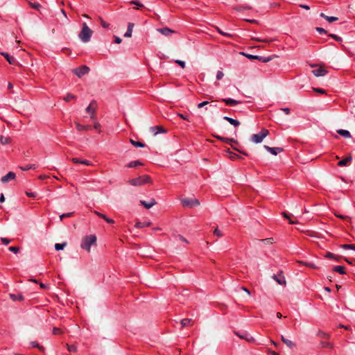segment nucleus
<instances>
[{
  "mask_svg": "<svg viewBox=\"0 0 355 355\" xmlns=\"http://www.w3.org/2000/svg\"><path fill=\"white\" fill-rule=\"evenodd\" d=\"M133 27H134V24L133 23H129L128 24V29H127L126 32L124 34V36L125 37H130L132 36Z\"/></svg>",
  "mask_w": 355,
  "mask_h": 355,
  "instance_id": "nucleus-21",
  "label": "nucleus"
},
{
  "mask_svg": "<svg viewBox=\"0 0 355 355\" xmlns=\"http://www.w3.org/2000/svg\"><path fill=\"white\" fill-rule=\"evenodd\" d=\"M141 164H142L141 162L137 160V161H133V162H130L129 164H128L126 165V166L128 168H134V167H136V166L141 165Z\"/></svg>",
  "mask_w": 355,
  "mask_h": 355,
  "instance_id": "nucleus-32",
  "label": "nucleus"
},
{
  "mask_svg": "<svg viewBox=\"0 0 355 355\" xmlns=\"http://www.w3.org/2000/svg\"><path fill=\"white\" fill-rule=\"evenodd\" d=\"M67 245V243H56L55 245V249L58 251L59 250H62L64 249V248Z\"/></svg>",
  "mask_w": 355,
  "mask_h": 355,
  "instance_id": "nucleus-37",
  "label": "nucleus"
},
{
  "mask_svg": "<svg viewBox=\"0 0 355 355\" xmlns=\"http://www.w3.org/2000/svg\"><path fill=\"white\" fill-rule=\"evenodd\" d=\"M26 194L28 197H35L36 196V193H33V192H26Z\"/></svg>",
  "mask_w": 355,
  "mask_h": 355,
  "instance_id": "nucleus-64",
  "label": "nucleus"
},
{
  "mask_svg": "<svg viewBox=\"0 0 355 355\" xmlns=\"http://www.w3.org/2000/svg\"><path fill=\"white\" fill-rule=\"evenodd\" d=\"M89 71V69L88 67L83 65L80 67L74 69L73 70V72L78 77H82L83 76L87 74Z\"/></svg>",
  "mask_w": 355,
  "mask_h": 355,
  "instance_id": "nucleus-5",
  "label": "nucleus"
},
{
  "mask_svg": "<svg viewBox=\"0 0 355 355\" xmlns=\"http://www.w3.org/2000/svg\"><path fill=\"white\" fill-rule=\"evenodd\" d=\"M272 278L279 284V285H286V279L284 275L282 274L274 275Z\"/></svg>",
  "mask_w": 355,
  "mask_h": 355,
  "instance_id": "nucleus-9",
  "label": "nucleus"
},
{
  "mask_svg": "<svg viewBox=\"0 0 355 355\" xmlns=\"http://www.w3.org/2000/svg\"><path fill=\"white\" fill-rule=\"evenodd\" d=\"M326 257L327 258H330V259H336L335 258V256L334 254H332L331 252H328L326 255H325Z\"/></svg>",
  "mask_w": 355,
  "mask_h": 355,
  "instance_id": "nucleus-62",
  "label": "nucleus"
},
{
  "mask_svg": "<svg viewBox=\"0 0 355 355\" xmlns=\"http://www.w3.org/2000/svg\"><path fill=\"white\" fill-rule=\"evenodd\" d=\"M76 127L78 131L88 130L90 129L89 125H83L80 124L79 123H76Z\"/></svg>",
  "mask_w": 355,
  "mask_h": 355,
  "instance_id": "nucleus-28",
  "label": "nucleus"
},
{
  "mask_svg": "<svg viewBox=\"0 0 355 355\" xmlns=\"http://www.w3.org/2000/svg\"><path fill=\"white\" fill-rule=\"evenodd\" d=\"M130 143L136 147L143 148L145 146V144L144 143H141L140 141H136L132 139H130Z\"/></svg>",
  "mask_w": 355,
  "mask_h": 355,
  "instance_id": "nucleus-35",
  "label": "nucleus"
},
{
  "mask_svg": "<svg viewBox=\"0 0 355 355\" xmlns=\"http://www.w3.org/2000/svg\"><path fill=\"white\" fill-rule=\"evenodd\" d=\"M312 73L314 76L320 77L325 76L327 73V71L324 68L320 67L319 68L313 70Z\"/></svg>",
  "mask_w": 355,
  "mask_h": 355,
  "instance_id": "nucleus-8",
  "label": "nucleus"
},
{
  "mask_svg": "<svg viewBox=\"0 0 355 355\" xmlns=\"http://www.w3.org/2000/svg\"><path fill=\"white\" fill-rule=\"evenodd\" d=\"M100 21H101V24L103 28H109L110 24L107 22L105 21L102 18H100Z\"/></svg>",
  "mask_w": 355,
  "mask_h": 355,
  "instance_id": "nucleus-47",
  "label": "nucleus"
},
{
  "mask_svg": "<svg viewBox=\"0 0 355 355\" xmlns=\"http://www.w3.org/2000/svg\"><path fill=\"white\" fill-rule=\"evenodd\" d=\"M96 237L95 235H89L86 236L83 238L80 247L81 248L85 250L87 252H89L91 250V246L92 245L96 244Z\"/></svg>",
  "mask_w": 355,
  "mask_h": 355,
  "instance_id": "nucleus-2",
  "label": "nucleus"
},
{
  "mask_svg": "<svg viewBox=\"0 0 355 355\" xmlns=\"http://www.w3.org/2000/svg\"><path fill=\"white\" fill-rule=\"evenodd\" d=\"M177 114L178 116H180L183 120L189 121V116L188 114H183L181 113H178Z\"/></svg>",
  "mask_w": 355,
  "mask_h": 355,
  "instance_id": "nucleus-46",
  "label": "nucleus"
},
{
  "mask_svg": "<svg viewBox=\"0 0 355 355\" xmlns=\"http://www.w3.org/2000/svg\"><path fill=\"white\" fill-rule=\"evenodd\" d=\"M150 182V178L147 175L139 176L137 178L129 180V183L132 186H141Z\"/></svg>",
  "mask_w": 355,
  "mask_h": 355,
  "instance_id": "nucleus-3",
  "label": "nucleus"
},
{
  "mask_svg": "<svg viewBox=\"0 0 355 355\" xmlns=\"http://www.w3.org/2000/svg\"><path fill=\"white\" fill-rule=\"evenodd\" d=\"M320 345L322 347H331V344L327 341H322Z\"/></svg>",
  "mask_w": 355,
  "mask_h": 355,
  "instance_id": "nucleus-43",
  "label": "nucleus"
},
{
  "mask_svg": "<svg viewBox=\"0 0 355 355\" xmlns=\"http://www.w3.org/2000/svg\"><path fill=\"white\" fill-rule=\"evenodd\" d=\"M300 264H302L305 266L311 268H318V267L313 263L311 262H304V261H298Z\"/></svg>",
  "mask_w": 355,
  "mask_h": 355,
  "instance_id": "nucleus-34",
  "label": "nucleus"
},
{
  "mask_svg": "<svg viewBox=\"0 0 355 355\" xmlns=\"http://www.w3.org/2000/svg\"><path fill=\"white\" fill-rule=\"evenodd\" d=\"M317 31H318L320 33H325L326 31L322 28H316Z\"/></svg>",
  "mask_w": 355,
  "mask_h": 355,
  "instance_id": "nucleus-63",
  "label": "nucleus"
},
{
  "mask_svg": "<svg viewBox=\"0 0 355 355\" xmlns=\"http://www.w3.org/2000/svg\"><path fill=\"white\" fill-rule=\"evenodd\" d=\"M337 133L345 138H351L352 137L350 132L347 130L339 129L337 130Z\"/></svg>",
  "mask_w": 355,
  "mask_h": 355,
  "instance_id": "nucleus-20",
  "label": "nucleus"
},
{
  "mask_svg": "<svg viewBox=\"0 0 355 355\" xmlns=\"http://www.w3.org/2000/svg\"><path fill=\"white\" fill-rule=\"evenodd\" d=\"M340 247L343 249H345V250H355V245L343 244V245H341Z\"/></svg>",
  "mask_w": 355,
  "mask_h": 355,
  "instance_id": "nucleus-36",
  "label": "nucleus"
},
{
  "mask_svg": "<svg viewBox=\"0 0 355 355\" xmlns=\"http://www.w3.org/2000/svg\"><path fill=\"white\" fill-rule=\"evenodd\" d=\"M209 104V101H203L198 104V107L201 108Z\"/></svg>",
  "mask_w": 355,
  "mask_h": 355,
  "instance_id": "nucleus-56",
  "label": "nucleus"
},
{
  "mask_svg": "<svg viewBox=\"0 0 355 355\" xmlns=\"http://www.w3.org/2000/svg\"><path fill=\"white\" fill-rule=\"evenodd\" d=\"M76 99V96L71 94H67L64 97V100L67 102H69L71 100Z\"/></svg>",
  "mask_w": 355,
  "mask_h": 355,
  "instance_id": "nucleus-38",
  "label": "nucleus"
},
{
  "mask_svg": "<svg viewBox=\"0 0 355 355\" xmlns=\"http://www.w3.org/2000/svg\"><path fill=\"white\" fill-rule=\"evenodd\" d=\"M73 215V213L72 212H69V213H66V214H62L60 216V220H62L63 218H66V217H71V216Z\"/></svg>",
  "mask_w": 355,
  "mask_h": 355,
  "instance_id": "nucleus-44",
  "label": "nucleus"
},
{
  "mask_svg": "<svg viewBox=\"0 0 355 355\" xmlns=\"http://www.w3.org/2000/svg\"><path fill=\"white\" fill-rule=\"evenodd\" d=\"M1 55H2L7 60V61L9 62V64H15V62H16L15 59L13 57L10 56L8 53H5V52H1Z\"/></svg>",
  "mask_w": 355,
  "mask_h": 355,
  "instance_id": "nucleus-18",
  "label": "nucleus"
},
{
  "mask_svg": "<svg viewBox=\"0 0 355 355\" xmlns=\"http://www.w3.org/2000/svg\"><path fill=\"white\" fill-rule=\"evenodd\" d=\"M150 131L153 133L154 135H157L159 133H164L166 130L162 126H153L150 128Z\"/></svg>",
  "mask_w": 355,
  "mask_h": 355,
  "instance_id": "nucleus-11",
  "label": "nucleus"
},
{
  "mask_svg": "<svg viewBox=\"0 0 355 355\" xmlns=\"http://www.w3.org/2000/svg\"><path fill=\"white\" fill-rule=\"evenodd\" d=\"M184 206L194 207L199 205L200 202L197 199H184L182 200Z\"/></svg>",
  "mask_w": 355,
  "mask_h": 355,
  "instance_id": "nucleus-6",
  "label": "nucleus"
},
{
  "mask_svg": "<svg viewBox=\"0 0 355 355\" xmlns=\"http://www.w3.org/2000/svg\"><path fill=\"white\" fill-rule=\"evenodd\" d=\"M282 214H283V216H284L286 218H288V219L289 220V223H290L291 224H295V223H297V222H296V221H293V220H291V219L289 218V216H288L287 215V214H286L285 212L282 213Z\"/></svg>",
  "mask_w": 355,
  "mask_h": 355,
  "instance_id": "nucleus-57",
  "label": "nucleus"
},
{
  "mask_svg": "<svg viewBox=\"0 0 355 355\" xmlns=\"http://www.w3.org/2000/svg\"><path fill=\"white\" fill-rule=\"evenodd\" d=\"M240 338L246 340L248 342H253L254 338L248 334H237Z\"/></svg>",
  "mask_w": 355,
  "mask_h": 355,
  "instance_id": "nucleus-25",
  "label": "nucleus"
},
{
  "mask_svg": "<svg viewBox=\"0 0 355 355\" xmlns=\"http://www.w3.org/2000/svg\"><path fill=\"white\" fill-rule=\"evenodd\" d=\"M226 153L228 154V157L231 159H236L240 157L239 155H237L236 153H234L230 151V150H227L226 151Z\"/></svg>",
  "mask_w": 355,
  "mask_h": 355,
  "instance_id": "nucleus-31",
  "label": "nucleus"
},
{
  "mask_svg": "<svg viewBox=\"0 0 355 355\" xmlns=\"http://www.w3.org/2000/svg\"><path fill=\"white\" fill-rule=\"evenodd\" d=\"M224 74L223 73V71H218L217 73H216V79L217 80H220L223 78Z\"/></svg>",
  "mask_w": 355,
  "mask_h": 355,
  "instance_id": "nucleus-50",
  "label": "nucleus"
},
{
  "mask_svg": "<svg viewBox=\"0 0 355 355\" xmlns=\"http://www.w3.org/2000/svg\"><path fill=\"white\" fill-rule=\"evenodd\" d=\"M177 239L182 242H184L186 243H188V241L184 238L183 237L182 235H178L177 236Z\"/></svg>",
  "mask_w": 355,
  "mask_h": 355,
  "instance_id": "nucleus-55",
  "label": "nucleus"
},
{
  "mask_svg": "<svg viewBox=\"0 0 355 355\" xmlns=\"http://www.w3.org/2000/svg\"><path fill=\"white\" fill-rule=\"evenodd\" d=\"M333 270L335 271V272H337L340 274H345V268L342 266H335L334 268H333Z\"/></svg>",
  "mask_w": 355,
  "mask_h": 355,
  "instance_id": "nucleus-30",
  "label": "nucleus"
},
{
  "mask_svg": "<svg viewBox=\"0 0 355 355\" xmlns=\"http://www.w3.org/2000/svg\"><path fill=\"white\" fill-rule=\"evenodd\" d=\"M86 112L92 114V113H95L96 112V105L94 103H91L89 106L86 108Z\"/></svg>",
  "mask_w": 355,
  "mask_h": 355,
  "instance_id": "nucleus-22",
  "label": "nucleus"
},
{
  "mask_svg": "<svg viewBox=\"0 0 355 355\" xmlns=\"http://www.w3.org/2000/svg\"><path fill=\"white\" fill-rule=\"evenodd\" d=\"M214 234L218 237H221L223 235L222 232L218 228H216L214 230Z\"/></svg>",
  "mask_w": 355,
  "mask_h": 355,
  "instance_id": "nucleus-42",
  "label": "nucleus"
},
{
  "mask_svg": "<svg viewBox=\"0 0 355 355\" xmlns=\"http://www.w3.org/2000/svg\"><path fill=\"white\" fill-rule=\"evenodd\" d=\"M1 240L4 245H8L10 242V240L7 238H1Z\"/></svg>",
  "mask_w": 355,
  "mask_h": 355,
  "instance_id": "nucleus-58",
  "label": "nucleus"
},
{
  "mask_svg": "<svg viewBox=\"0 0 355 355\" xmlns=\"http://www.w3.org/2000/svg\"><path fill=\"white\" fill-rule=\"evenodd\" d=\"M282 340L284 343L290 349H293L295 347V343L291 340L285 338L283 336L281 337Z\"/></svg>",
  "mask_w": 355,
  "mask_h": 355,
  "instance_id": "nucleus-17",
  "label": "nucleus"
},
{
  "mask_svg": "<svg viewBox=\"0 0 355 355\" xmlns=\"http://www.w3.org/2000/svg\"><path fill=\"white\" fill-rule=\"evenodd\" d=\"M158 31L159 33H161L162 35H166V36H168L171 33H173V31L171 29L166 28V27L163 28H159V29H158Z\"/></svg>",
  "mask_w": 355,
  "mask_h": 355,
  "instance_id": "nucleus-23",
  "label": "nucleus"
},
{
  "mask_svg": "<svg viewBox=\"0 0 355 355\" xmlns=\"http://www.w3.org/2000/svg\"><path fill=\"white\" fill-rule=\"evenodd\" d=\"M264 148L273 155H277L278 153L283 151V148L280 147H270L268 146H264Z\"/></svg>",
  "mask_w": 355,
  "mask_h": 355,
  "instance_id": "nucleus-7",
  "label": "nucleus"
},
{
  "mask_svg": "<svg viewBox=\"0 0 355 355\" xmlns=\"http://www.w3.org/2000/svg\"><path fill=\"white\" fill-rule=\"evenodd\" d=\"M10 141H11V139L10 137H4V136L0 137V143L2 145H6V144H9L10 142Z\"/></svg>",
  "mask_w": 355,
  "mask_h": 355,
  "instance_id": "nucleus-29",
  "label": "nucleus"
},
{
  "mask_svg": "<svg viewBox=\"0 0 355 355\" xmlns=\"http://www.w3.org/2000/svg\"><path fill=\"white\" fill-rule=\"evenodd\" d=\"M130 3L133 4V5H136L138 8H141L144 6L143 4L140 3L139 2L137 1H130Z\"/></svg>",
  "mask_w": 355,
  "mask_h": 355,
  "instance_id": "nucleus-54",
  "label": "nucleus"
},
{
  "mask_svg": "<svg viewBox=\"0 0 355 355\" xmlns=\"http://www.w3.org/2000/svg\"><path fill=\"white\" fill-rule=\"evenodd\" d=\"M31 345H32V347H37L39 348L40 350H42L43 349V347L40 346L39 344L37 343V342H31Z\"/></svg>",
  "mask_w": 355,
  "mask_h": 355,
  "instance_id": "nucleus-51",
  "label": "nucleus"
},
{
  "mask_svg": "<svg viewBox=\"0 0 355 355\" xmlns=\"http://www.w3.org/2000/svg\"><path fill=\"white\" fill-rule=\"evenodd\" d=\"M313 90L320 94H325L326 93L324 89H320V88H313Z\"/></svg>",
  "mask_w": 355,
  "mask_h": 355,
  "instance_id": "nucleus-60",
  "label": "nucleus"
},
{
  "mask_svg": "<svg viewBox=\"0 0 355 355\" xmlns=\"http://www.w3.org/2000/svg\"><path fill=\"white\" fill-rule=\"evenodd\" d=\"M9 296L13 301H22L24 300V297L21 294L10 293Z\"/></svg>",
  "mask_w": 355,
  "mask_h": 355,
  "instance_id": "nucleus-24",
  "label": "nucleus"
},
{
  "mask_svg": "<svg viewBox=\"0 0 355 355\" xmlns=\"http://www.w3.org/2000/svg\"><path fill=\"white\" fill-rule=\"evenodd\" d=\"M175 62L179 64L182 69H184L186 66L185 62L180 60H175Z\"/></svg>",
  "mask_w": 355,
  "mask_h": 355,
  "instance_id": "nucleus-45",
  "label": "nucleus"
},
{
  "mask_svg": "<svg viewBox=\"0 0 355 355\" xmlns=\"http://www.w3.org/2000/svg\"><path fill=\"white\" fill-rule=\"evenodd\" d=\"M335 216L340 219H349V220H351V218L348 217V216H343V215H341V214H334Z\"/></svg>",
  "mask_w": 355,
  "mask_h": 355,
  "instance_id": "nucleus-52",
  "label": "nucleus"
},
{
  "mask_svg": "<svg viewBox=\"0 0 355 355\" xmlns=\"http://www.w3.org/2000/svg\"><path fill=\"white\" fill-rule=\"evenodd\" d=\"M53 334L55 335L61 334V330L59 328L54 327L53 329Z\"/></svg>",
  "mask_w": 355,
  "mask_h": 355,
  "instance_id": "nucleus-59",
  "label": "nucleus"
},
{
  "mask_svg": "<svg viewBox=\"0 0 355 355\" xmlns=\"http://www.w3.org/2000/svg\"><path fill=\"white\" fill-rule=\"evenodd\" d=\"M329 36L332 38H334V40H336V41H338V42H340L342 41V38L340 37H338V35H334V34H330Z\"/></svg>",
  "mask_w": 355,
  "mask_h": 355,
  "instance_id": "nucleus-53",
  "label": "nucleus"
},
{
  "mask_svg": "<svg viewBox=\"0 0 355 355\" xmlns=\"http://www.w3.org/2000/svg\"><path fill=\"white\" fill-rule=\"evenodd\" d=\"M192 320L189 318H184L181 320V324L182 327L189 326L191 324Z\"/></svg>",
  "mask_w": 355,
  "mask_h": 355,
  "instance_id": "nucleus-33",
  "label": "nucleus"
},
{
  "mask_svg": "<svg viewBox=\"0 0 355 355\" xmlns=\"http://www.w3.org/2000/svg\"><path fill=\"white\" fill-rule=\"evenodd\" d=\"M93 34V31L87 26L85 22L82 24V29L78 34V38L83 43H87L90 41Z\"/></svg>",
  "mask_w": 355,
  "mask_h": 355,
  "instance_id": "nucleus-1",
  "label": "nucleus"
},
{
  "mask_svg": "<svg viewBox=\"0 0 355 355\" xmlns=\"http://www.w3.org/2000/svg\"><path fill=\"white\" fill-rule=\"evenodd\" d=\"M71 161L75 164H85L87 166L92 165V163L90 161L87 160V159H78L76 157H73L71 159Z\"/></svg>",
  "mask_w": 355,
  "mask_h": 355,
  "instance_id": "nucleus-13",
  "label": "nucleus"
},
{
  "mask_svg": "<svg viewBox=\"0 0 355 355\" xmlns=\"http://www.w3.org/2000/svg\"><path fill=\"white\" fill-rule=\"evenodd\" d=\"M268 130L263 129L259 133L252 135L250 140L253 143L259 144L268 135Z\"/></svg>",
  "mask_w": 355,
  "mask_h": 355,
  "instance_id": "nucleus-4",
  "label": "nucleus"
},
{
  "mask_svg": "<svg viewBox=\"0 0 355 355\" xmlns=\"http://www.w3.org/2000/svg\"><path fill=\"white\" fill-rule=\"evenodd\" d=\"M94 214L96 215H97L98 216L101 217V218L104 219L108 223L112 224V223H114V220L107 217L106 215H105V214H102V213H101L99 211H95Z\"/></svg>",
  "mask_w": 355,
  "mask_h": 355,
  "instance_id": "nucleus-15",
  "label": "nucleus"
},
{
  "mask_svg": "<svg viewBox=\"0 0 355 355\" xmlns=\"http://www.w3.org/2000/svg\"><path fill=\"white\" fill-rule=\"evenodd\" d=\"M318 336L321 338H328L329 334L324 331H319Z\"/></svg>",
  "mask_w": 355,
  "mask_h": 355,
  "instance_id": "nucleus-41",
  "label": "nucleus"
},
{
  "mask_svg": "<svg viewBox=\"0 0 355 355\" xmlns=\"http://www.w3.org/2000/svg\"><path fill=\"white\" fill-rule=\"evenodd\" d=\"M140 203L144 206L146 209H150L153 206L157 204V202L155 199L152 198L149 202H146L145 200H141Z\"/></svg>",
  "mask_w": 355,
  "mask_h": 355,
  "instance_id": "nucleus-12",
  "label": "nucleus"
},
{
  "mask_svg": "<svg viewBox=\"0 0 355 355\" xmlns=\"http://www.w3.org/2000/svg\"><path fill=\"white\" fill-rule=\"evenodd\" d=\"M15 178V173L13 172H9L6 175L3 176L1 179L3 183H6L10 180H14Z\"/></svg>",
  "mask_w": 355,
  "mask_h": 355,
  "instance_id": "nucleus-10",
  "label": "nucleus"
},
{
  "mask_svg": "<svg viewBox=\"0 0 355 355\" xmlns=\"http://www.w3.org/2000/svg\"><path fill=\"white\" fill-rule=\"evenodd\" d=\"M23 171H27L29 169H35L36 167L34 164L26 165L24 167H20Z\"/></svg>",
  "mask_w": 355,
  "mask_h": 355,
  "instance_id": "nucleus-40",
  "label": "nucleus"
},
{
  "mask_svg": "<svg viewBox=\"0 0 355 355\" xmlns=\"http://www.w3.org/2000/svg\"><path fill=\"white\" fill-rule=\"evenodd\" d=\"M217 31L222 35L226 36V37H232V35L227 33H225L224 31H222L219 28H217Z\"/></svg>",
  "mask_w": 355,
  "mask_h": 355,
  "instance_id": "nucleus-48",
  "label": "nucleus"
},
{
  "mask_svg": "<svg viewBox=\"0 0 355 355\" xmlns=\"http://www.w3.org/2000/svg\"><path fill=\"white\" fill-rule=\"evenodd\" d=\"M150 225V222H137L135 224V227L137 228H143L146 227H149Z\"/></svg>",
  "mask_w": 355,
  "mask_h": 355,
  "instance_id": "nucleus-27",
  "label": "nucleus"
},
{
  "mask_svg": "<svg viewBox=\"0 0 355 355\" xmlns=\"http://www.w3.org/2000/svg\"><path fill=\"white\" fill-rule=\"evenodd\" d=\"M352 160V156H348L338 163L339 166H345L350 164Z\"/></svg>",
  "mask_w": 355,
  "mask_h": 355,
  "instance_id": "nucleus-16",
  "label": "nucleus"
},
{
  "mask_svg": "<svg viewBox=\"0 0 355 355\" xmlns=\"http://www.w3.org/2000/svg\"><path fill=\"white\" fill-rule=\"evenodd\" d=\"M222 101L225 102L226 105L230 106H234L241 103V101L232 98H223Z\"/></svg>",
  "mask_w": 355,
  "mask_h": 355,
  "instance_id": "nucleus-14",
  "label": "nucleus"
},
{
  "mask_svg": "<svg viewBox=\"0 0 355 355\" xmlns=\"http://www.w3.org/2000/svg\"><path fill=\"white\" fill-rule=\"evenodd\" d=\"M8 250L10 251V252H12L15 254L18 253L19 252V248L17 247H15V246H11L8 248Z\"/></svg>",
  "mask_w": 355,
  "mask_h": 355,
  "instance_id": "nucleus-49",
  "label": "nucleus"
},
{
  "mask_svg": "<svg viewBox=\"0 0 355 355\" xmlns=\"http://www.w3.org/2000/svg\"><path fill=\"white\" fill-rule=\"evenodd\" d=\"M223 119L228 121L231 125H233L235 127H237L240 125V122L239 121L229 116H224Z\"/></svg>",
  "mask_w": 355,
  "mask_h": 355,
  "instance_id": "nucleus-19",
  "label": "nucleus"
},
{
  "mask_svg": "<svg viewBox=\"0 0 355 355\" xmlns=\"http://www.w3.org/2000/svg\"><path fill=\"white\" fill-rule=\"evenodd\" d=\"M67 349L69 352H77V347L75 345H68L67 344Z\"/></svg>",
  "mask_w": 355,
  "mask_h": 355,
  "instance_id": "nucleus-39",
  "label": "nucleus"
},
{
  "mask_svg": "<svg viewBox=\"0 0 355 355\" xmlns=\"http://www.w3.org/2000/svg\"><path fill=\"white\" fill-rule=\"evenodd\" d=\"M320 17H322V18H324L329 23H331V22H334V21H336L338 20L337 17H329V16H327V15H324L322 12L320 14Z\"/></svg>",
  "mask_w": 355,
  "mask_h": 355,
  "instance_id": "nucleus-26",
  "label": "nucleus"
},
{
  "mask_svg": "<svg viewBox=\"0 0 355 355\" xmlns=\"http://www.w3.org/2000/svg\"><path fill=\"white\" fill-rule=\"evenodd\" d=\"M246 56L250 59H261V58L259 55H247Z\"/></svg>",
  "mask_w": 355,
  "mask_h": 355,
  "instance_id": "nucleus-61",
  "label": "nucleus"
}]
</instances>
